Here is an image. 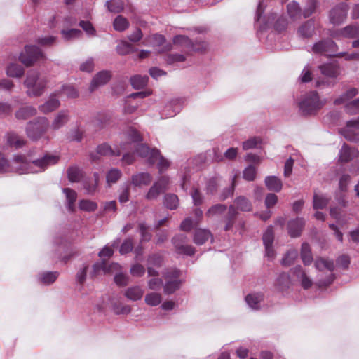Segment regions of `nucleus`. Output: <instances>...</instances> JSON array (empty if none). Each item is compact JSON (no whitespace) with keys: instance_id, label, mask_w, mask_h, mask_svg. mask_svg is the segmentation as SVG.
<instances>
[{"instance_id":"nucleus-11","label":"nucleus","mask_w":359,"mask_h":359,"mask_svg":"<svg viewBox=\"0 0 359 359\" xmlns=\"http://www.w3.org/2000/svg\"><path fill=\"white\" fill-rule=\"evenodd\" d=\"M341 133L348 140L359 142V117L348 121L346 127L341 130Z\"/></svg>"},{"instance_id":"nucleus-27","label":"nucleus","mask_w":359,"mask_h":359,"mask_svg":"<svg viewBox=\"0 0 359 359\" xmlns=\"http://www.w3.org/2000/svg\"><path fill=\"white\" fill-rule=\"evenodd\" d=\"M144 290L140 286H133L126 289L124 292L125 297L131 301H138L142 299Z\"/></svg>"},{"instance_id":"nucleus-33","label":"nucleus","mask_w":359,"mask_h":359,"mask_svg":"<svg viewBox=\"0 0 359 359\" xmlns=\"http://www.w3.org/2000/svg\"><path fill=\"white\" fill-rule=\"evenodd\" d=\"M63 192L65 194L67 201V209L70 212H73L75 208L74 203L77 198V194L75 191L69 188H64Z\"/></svg>"},{"instance_id":"nucleus-43","label":"nucleus","mask_w":359,"mask_h":359,"mask_svg":"<svg viewBox=\"0 0 359 359\" xmlns=\"http://www.w3.org/2000/svg\"><path fill=\"white\" fill-rule=\"evenodd\" d=\"M226 210V206L223 204H216L212 206H211L208 211L206 212L205 215L208 217H212L215 216L221 215L222 213H224Z\"/></svg>"},{"instance_id":"nucleus-4","label":"nucleus","mask_w":359,"mask_h":359,"mask_svg":"<svg viewBox=\"0 0 359 359\" xmlns=\"http://www.w3.org/2000/svg\"><path fill=\"white\" fill-rule=\"evenodd\" d=\"M24 84L27 88V94L29 97H38L43 94L46 86V80L40 76L37 72L30 71Z\"/></svg>"},{"instance_id":"nucleus-40","label":"nucleus","mask_w":359,"mask_h":359,"mask_svg":"<svg viewBox=\"0 0 359 359\" xmlns=\"http://www.w3.org/2000/svg\"><path fill=\"white\" fill-rule=\"evenodd\" d=\"M144 301L147 305L156 306L161 302L162 297L160 293L152 292L145 295Z\"/></svg>"},{"instance_id":"nucleus-58","label":"nucleus","mask_w":359,"mask_h":359,"mask_svg":"<svg viewBox=\"0 0 359 359\" xmlns=\"http://www.w3.org/2000/svg\"><path fill=\"white\" fill-rule=\"evenodd\" d=\"M60 93L63 94L68 98H76L79 96L78 91L72 86H62Z\"/></svg>"},{"instance_id":"nucleus-26","label":"nucleus","mask_w":359,"mask_h":359,"mask_svg":"<svg viewBox=\"0 0 359 359\" xmlns=\"http://www.w3.org/2000/svg\"><path fill=\"white\" fill-rule=\"evenodd\" d=\"M316 29V23L313 20H309L298 29L299 34L304 38L311 37Z\"/></svg>"},{"instance_id":"nucleus-41","label":"nucleus","mask_w":359,"mask_h":359,"mask_svg":"<svg viewBox=\"0 0 359 359\" xmlns=\"http://www.w3.org/2000/svg\"><path fill=\"white\" fill-rule=\"evenodd\" d=\"M135 152L140 157L146 158L149 163V157L151 156L153 149H150L149 147L144 144H138L135 147Z\"/></svg>"},{"instance_id":"nucleus-62","label":"nucleus","mask_w":359,"mask_h":359,"mask_svg":"<svg viewBox=\"0 0 359 359\" xmlns=\"http://www.w3.org/2000/svg\"><path fill=\"white\" fill-rule=\"evenodd\" d=\"M81 210L88 212H92L97 209V205L95 202L89 200H81L79 203Z\"/></svg>"},{"instance_id":"nucleus-7","label":"nucleus","mask_w":359,"mask_h":359,"mask_svg":"<svg viewBox=\"0 0 359 359\" xmlns=\"http://www.w3.org/2000/svg\"><path fill=\"white\" fill-rule=\"evenodd\" d=\"M169 184V178L168 176H162L156 181L149 188L145 195V198L148 201L156 200L168 188Z\"/></svg>"},{"instance_id":"nucleus-57","label":"nucleus","mask_w":359,"mask_h":359,"mask_svg":"<svg viewBox=\"0 0 359 359\" xmlns=\"http://www.w3.org/2000/svg\"><path fill=\"white\" fill-rule=\"evenodd\" d=\"M345 111L351 115L359 113V98L346 103Z\"/></svg>"},{"instance_id":"nucleus-46","label":"nucleus","mask_w":359,"mask_h":359,"mask_svg":"<svg viewBox=\"0 0 359 359\" xmlns=\"http://www.w3.org/2000/svg\"><path fill=\"white\" fill-rule=\"evenodd\" d=\"M358 91L356 88H353L347 90L344 94H343L339 97L337 98L334 103V104H341L342 103H344L347 100L353 98V97L356 96Z\"/></svg>"},{"instance_id":"nucleus-16","label":"nucleus","mask_w":359,"mask_h":359,"mask_svg":"<svg viewBox=\"0 0 359 359\" xmlns=\"http://www.w3.org/2000/svg\"><path fill=\"white\" fill-rule=\"evenodd\" d=\"M70 119L69 111L67 109H62L58 111L54 116L50 128L53 130H57L65 126Z\"/></svg>"},{"instance_id":"nucleus-34","label":"nucleus","mask_w":359,"mask_h":359,"mask_svg":"<svg viewBox=\"0 0 359 359\" xmlns=\"http://www.w3.org/2000/svg\"><path fill=\"white\" fill-rule=\"evenodd\" d=\"M290 285V276L286 273H282L278 277L276 282V287L280 291H285Z\"/></svg>"},{"instance_id":"nucleus-24","label":"nucleus","mask_w":359,"mask_h":359,"mask_svg":"<svg viewBox=\"0 0 359 359\" xmlns=\"http://www.w3.org/2000/svg\"><path fill=\"white\" fill-rule=\"evenodd\" d=\"M358 151L344 144L339 151V161L341 162H348L358 156Z\"/></svg>"},{"instance_id":"nucleus-37","label":"nucleus","mask_w":359,"mask_h":359,"mask_svg":"<svg viewBox=\"0 0 359 359\" xmlns=\"http://www.w3.org/2000/svg\"><path fill=\"white\" fill-rule=\"evenodd\" d=\"M301 258L305 265H309L313 262L311 248L308 243H303L301 249Z\"/></svg>"},{"instance_id":"nucleus-64","label":"nucleus","mask_w":359,"mask_h":359,"mask_svg":"<svg viewBox=\"0 0 359 359\" xmlns=\"http://www.w3.org/2000/svg\"><path fill=\"white\" fill-rule=\"evenodd\" d=\"M351 180V176L348 174H344L341 176L339 182V189L340 191L346 192L347 191Z\"/></svg>"},{"instance_id":"nucleus-44","label":"nucleus","mask_w":359,"mask_h":359,"mask_svg":"<svg viewBox=\"0 0 359 359\" xmlns=\"http://www.w3.org/2000/svg\"><path fill=\"white\" fill-rule=\"evenodd\" d=\"M313 202L314 209H323L327 206L329 198L325 196L314 193Z\"/></svg>"},{"instance_id":"nucleus-45","label":"nucleus","mask_w":359,"mask_h":359,"mask_svg":"<svg viewBox=\"0 0 359 359\" xmlns=\"http://www.w3.org/2000/svg\"><path fill=\"white\" fill-rule=\"evenodd\" d=\"M59 273L55 272H45L39 276V280L45 285H50L54 283L58 277Z\"/></svg>"},{"instance_id":"nucleus-36","label":"nucleus","mask_w":359,"mask_h":359,"mask_svg":"<svg viewBox=\"0 0 359 359\" xmlns=\"http://www.w3.org/2000/svg\"><path fill=\"white\" fill-rule=\"evenodd\" d=\"M122 176V172L117 168L109 170L106 174V182L109 187L116 183Z\"/></svg>"},{"instance_id":"nucleus-59","label":"nucleus","mask_w":359,"mask_h":359,"mask_svg":"<svg viewBox=\"0 0 359 359\" xmlns=\"http://www.w3.org/2000/svg\"><path fill=\"white\" fill-rule=\"evenodd\" d=\"M317 7V0H308L307 5L304 8L302 14L304 18H306L312 15Z\"/></svg>"},{"instance_id":"nucleus-48","label":"nucleus","mask_w":359,"mask_h":359,"mask_svg":"<svg viewBox=\"0 0 359 359\" xmlns=\"http://www.w3.org/2000/svg\"><path fill=\"white\" fill-rule=\"evenodd\" d=\"M109 11L118 13L123 9V3L121 0H109L106 2Z\"/></svg>"},{"instance_id":"nucleus-52","label":"nucleus","mask_w":359,"mask_h":359,"mask_svg":"<svg viewBox=\"0 0 359 359\" xmlns=\"http://www.w3.org/2000/svg\"><path fill=\"white\" fill-rule=\"evenodd\" d=\"M135 50L133 46L126 41H121L116 47V51L121 55H128Z\"/></svg>"},{"instance_id":"nucleus-61","label":"nucleus","mask_w":359,"mask_h":359,"mask_svg":"<svg viewBox=\"0 0 359 359\" xmlns=\"http://www.w3.org/2000/svg\"><path fill=\"white\" fill-rule=\"evenodd\" d=\"M260 143L261 139L259 137H250V139L243 142V149L244 150L254 149L256 148Z\"/></svg>"},{"instance_id":"nucleus-18","label":"nucleus","mask_w":359,"mask_h":359,"mask_svg":"<svg viewBox=\"0 0 359 359\" xmlns=\"http://www.w3.org/2000/svg\"><path fill=\"white\" fill-rule=\"evenodd\" d=\"M336 37L347 39H355L359 37V25L351 24L337 30L335 33Z\"/></svg>"},{"instance_id":"nucleus-30","label":"nucleus","mask_w":359,"mask_h":359,"mask_svg":"<svg viewBox=\"0 0 359 359\" xmlns=\"http://www.w3.org/2000/svg\"><path fill=\"white\" fill-rule=\"evenodd\" d=\"M241 211L249 212L252 210V205L251 202L245 196H240L235 198L234 205Z\"/></svg>"},{"instance_id":"nucleus-50","label":"nucleus","mask_w":359,"mask_h":359,"mask_svg":"<svg viewBox=\"0 0 359 359\" xmlns=\"http://www.w3.org/2000/svg\"><path fill=\"white\" fill-rule=\"evenodd\" d=\"M298 252L297 250H290L287 254L283 257L281 264L283 266H290L293 262L297 258Z\"/></svg>"},{"instance_id":"nucleus-9","label":"nucleus","mask_w":359,"mask_h":359,"mask_svg":"<svg viewBox=\"0 0 359 359\" xmlns=\"http://www.w3.org/2000/svg\"><path fill=\"white\" fill-rule=\"evenodd\" d=\"M312 50L314 53L336 55L337 45L332 39H327L316 43L312 47Z\"/></svg>"},{"instance_id":"nucleus-39","label":"nucleus","mask_w":359,"mask_h":359,"mask_svg":"<svg viewBox=\"0 0 359 359\" xmlns=\"http://www.w3.org/2000/svg\"><path fill=\"white\" fill-rule=\"evenodd\" d=\"M6 74L8 76L19 78L24 74V69L18 64L11 63L7 67Z\"/></svg>"},{"instance_id":"nucleus-19","label":"nucleus","mask_w":359,"mask_h":359,"mask_svg":"<svg viewBox=\"0 0 359 359\" xmlns=\"http://www.w3.org/2000/svg\"><path fill=\"white\" fill-rule=\"evenodd\" d=\"M305 221L303 218L297 217L290 220L287 224L288 233L292 238L299 237L304 227Z\"/></svg>"},{"instance_id":"nucleus-3","label":"nucleus","mask_w":359,"mask_h":359,"mask_svg":"<svg viewBox=\"0 0 359 359\" xmlns=\"http://www.w3.org/2000/svg\"><path fill=\"white\" fill-rule=\"evenodd\" d=\"M325 104V100H321L316 91H311L304 95L299 102L300 111L304 115L316 113Z\"/></svg>"},{"instance_id":"nucleus-54","label":"nucleus","mask_w":359,"mask_h":359,"mask_svg":"<svg viewBox=\"0 0 359 359\" xmlns=\"http://www.w3.org/2000/svg\"><path fill=\"white\" fill-rule=\"evenodd\" d=\"M97 153L100 156H108V155H121V151H118L117 154H115L111 147L107 144H102L97 147Z\"/></svg>"},{"instance_id":"nucleus-5","label":"nucleus","mask_w":359,"mask_h":359,"mask_svg":"<svg viewBox=\"0 0 359 359\" xmlns=\"http://www.w3.org/2000/svg\"><path fill=\"white\" fill-rule=\"evenodd\" d=\"M315 266L320 271H327L329 272L325 279L318 280V284L319 287H326L334 281L335 278L334 274L333 273L334 264L332 260L324 258L317 259L315 262Z\"/></svg>"},{"instance_id":"nucleus-42","label":"nucleus","mask_w":359,"mask_h":359,"mask_svg":"<svg viewBox=\"0 0 359 359\" xmlns=\"http://www.w3.org/2000/svg\"><path fill=\"white\" fill-rule=\"evenodd\" d=\"M236 216L237 211L235 209V207L233 205H230L226 217V224L224 227L225 231H229L232 228Z\"/></svg>"},{"instance_id":"nucleus-60","label":"nucleus","mask_w":359,"mask_h":359,"mask_svg":"<svg viewBox=\"0 0 359 359\" xmlns=\"http://www.w3.org/2000/svg\"><path fill=\"white\" fill-rule=\"evenodd\" d=\"M93 125L99 128H102L109 124V117L106 114H100L93 120Z\"/></svg>"},{"instance_id":"nucleus-15","label":"nucleus","mask_w":359,"mask_h":359,"mask_svg":"<svg viewBox=\"0 0 359 359\" xmlns=\"http://www.w3.org/2000/svg\"><path fill=\"white\" fill-rule=\"evenodd\" d=\"M149 163L150 165L157 163V168L160 173L163 172L170 166V162L162 156L160 151L156 149H153V153L149 157Z\"/></svg>"},{"instance_id":"nucleus-2","label":"nucleus","mask_w":359,"mask_h":359,"mask_svg":"<svg viewBox=\"0 0 359 359\" xmlns=\"http://www.w3.org/2000/svg\"><path fill=\"white\" fill-rule=\"evenodd\" d=\"M50 128V122L45 116H38L27 122L25 127L27 136L32 140L41 139Z\"/></svg>"},{"instance_id":"nucleus-13","label":"nucleus","mask_w":359,"mask_h":359,"mask_svg":"<svg viewBox=\"0 0 359 359\" xmlns=\"http://www.w3.org/2000/svg\"><path fill=\"white\" fill-rule=\"evenodd\" d=\"M184 104V100L182 98H176L168 102L163 110L162 116L169 118L175 116L182 109Z\"/></svg>"},{"instance_id":"nucleus-6","label":"nucleus","mask_w":359,"mask_h":359,"mask_svg":"<svg viewBox=\"0 0 359 359\" xmlns=\"http://www.w3.org/2000/svg\"><path fill=\"white\" fill-rule=\"evenodd\" d=\"M44 57L42 51L36 46H26L25 51L20 55V60L22 64L29 67L38 60H43Z\"/></svg>"},{"instance_id":"nucleus-35","label":"nucleus","mask_w":359,"mask_h":359,"mask_svg":"<svg viewBox=\"0 0 359 359\" xmlns=\"http://www.w3.org/2000/svg\"><path fill=\"white\" fill-rule=\"evenodd\" d=\"M287 13L290 17L293 20H297L301 18L302 13L299 4L297 1H292L288 4Z\"/></svg>"},{"instance_id":"nucleus-56","label":"nucleus","mask_w":359,"mask_h":359,"mask_svg":"<svg viewBox=\"0 0 359 359\" xmlns=\"http://www.w3.org/2000/svg\"><path fill=\"white\" fill-rule=\"evenodd\" d=\"M130 187L126 184L121 187L119 190L118 201L121 203H125L129 201Z\"/></svg>"},{"instance_id":"nucleus-21","label":"nucleus","mask_w":359,"mask_h":359,"mask_svg":"<svg viewBox=\"0 0 359 359\" xmlns=\"http://www.w3.org/2000/svg\"><path fill=\"white\" fill-rule=\"evenodd\" d=\"M60 105L59 100L57 98L56 94H53L49 97V99L43 104L39 107V111L44 114H48L56 110Z\"/></svg>"},{"instance_id":"nucleus-55","label":"nucleus","mask_w":359,"mask_h":359,"mask_svg":"<svg viewBox=\"0 0 359 359\" xmlns=\"http://www.w3.org/2000/svg\"><path fill=\"white\" fill-rule=\"evenodd\" d=\"M113 311L116 315H127L131 312L132 309L129 305L116 303L113 305Z\"/></svg>"},{"instance_id":"nucleus-47","label":"nucleus","mask_w":359,"mask_h":359,"mask_svg":"<svg viewBox=\"0 0 359 359\" xmlns=\"http://www.w3.org/2000/svg\"><path fill=\"white\" fill-rule=\"evenodd\" d=\"M164 204L170 210L176 209L179 205L177 196L172 194H166L164 197Z\"/></svg>"},{"instance_id":"nucleus-63","label":"nucleus","mask_w":359,"mask_h":359,"mask_svg":"<svg viewBox=\"0 0 359 359\" xmlns=\"http://www.w3.org/2000/svg\"><path fill=\"white\" fill-rule=\"evenodd\" d=\"M274 239V235L272 226H269L264 232L262 240L264 246L272 245Z\"/></svg>"},{"instance_id":"nucleus-49","label":"nucleus","mask_w":359,"mask_h":359,"mask_svg":"<svg viewBox=\"0 0 359 359\" xmlns=\"http://www.w3.org/2000/svg\"><path fill=\"white\" fill-rule=\"evenodd\" d=\"M129 26V22L126 18L122 15H118L114 21V27L116 31L123 32Z\"/></svg>"},{"instance_id":"nucleus-1","label":"nucleus","mask_w":359,"mask_h":359,"mask_svg":"<svg viewBox=\"0 0 359 359\" xmlns=\"http://www.w3.org/2000/svg\"><path fill=\"white\" fill-rule=\"evenodd\" d=\"M58 161V156L50 154H45L39 158H34L31 156L16 155L9 163L4 156L0 153V172L12 170L20 175L37 173L56 164Z\"/></svg>"},{"instance_id":"nucleus-8","label":"nucleus","mask_w":359,"mask_h":359,"mask_svg":"<svg viewBox=\"0 0 359 359\" xmlns=\"http://www.w3.org/2000/svg\"><path fill=\"white\" fill-rule=\"evenodd\" d=\"M188 237L183 233L174 236L172 243L175 248L177 253L180 255H192L195 252L194 248L188 245Z\"/></svg>"},{"instance_id":"nucleus-23","label":"nucleus","mask_w":359,"mask_h":359,"mask_svg":"<svg viewBox=\"0 0 359 359\" xmlns=\"http://www.w3.org/2000/svg\"><path fill=\"white\" fill-rule=\"evenodd\" d=\"M37 114V110L32 106H25L19 108L15 113V116L18 120H27L34 116Z\"/></svg>"},{"instance_id":"nucleus-12","label":"nucleus","mask_w":359,"mask_h":359,"mask_svg":"<svg viewBox=\"0 0 359 359\" xmlns=\"http://www.w3.org/2000/svg\"><path fill=\"white\" fill-rule=\"evenodd\" d=\"M121 266L117 263H107L104 259L102 262H97L93 265V270L90 272V276L94 277L99 274L101 271L104 273H111L114 271H119Z\"/></svg>"},{"instance_id":"nucleus-31","label":"nucleus","mask_w":359,"mask_h":359,"mask_svg":"<svg viewBox=\"0 0 359 359\" xmlns=\"http://www.w3.org/2000/svg\"><path fill=\"white\" fill-rule=\"evenodd\" d=\"M264 182L269 190L279 192L282 189V182L276 176L266 177Z\"/></svg>"},{"instance_id":"nucleus-38","label":"nucleus","mask_w":359,"mask_h":359,"mask_svg":"<svg viewBox=\"0 0 359 359\" xmlns=\"http://www.w3.org/2000/svg\"><path fill=\"white\" fill-rule=\"evenodd\" d=\"M147 76L135 75L130 78V83L135 89H142L144 88L148 82Z\"/></svg>"},{"instance_id":"nucleus-10","label":"nucleus","mask_w":359,"mask_h":359,"mask_svg":"<svg viewBox=\"0 0 359 359\" xmlns=\"http://www.w3.org/2000/svg\"><path fill=\"white\" fill-rule=\"evenodd\" d=\"M348 6L346 3H340L330 11V20L334 25L341 24L347 17Z\"/></svg>"},{"instance_id":"nucleus-25","label":"nucleus","mask_w":359,"mask_h":359,"mask_svg":"<svg viewBox=\"0 0 359 359\" xmlns=\"http://www.w3.org/2000/svg\"><path fill=\"white\" fill-rule=\"evenodd\" d=\"M173 43L175 45L181 46L186 52L196 50L193 42L186 36L177 35L174 37Z\"/></svg>"},{"instance_id":"nucleus-20","label":"nucleus","mask_w":359,"mask_h":359,"mask_svg":"<svg viewBox=\"0 0 359 359\" xmlns=\"http://www.w3.org/2000/svg\"><path fill=\"white\" fill-rule=\"evenodd\" d=\"M111 74L109 72L101 71L95 75L90 83L89 90L90 92L95 91L97 88L106 84L110 79Z\"/></svg>"},{"instance_id":"nucleus-17","label":"nucleus","mask_w":359,"mask_h":359,"mask_svg":"<svg viewBox=\"0 0 359 359\" xmlns=\"http://www.w3.org/2000/svg\"><path fill=\"white\" fill-rule=\"evenodd\" d=\"M152 181V176L147 172H140L133 174L130 177V184L134 187H142L148 186Z\"/></svg>"},{"instance_id":"nucleus-32","label":"nucleus","mask_w":359,"mask_h":359,"mask_svg":"<svg viewBox=\"0 0 359 359\" xmlns=\"http://www.w3.org/2000/svg\"><path fill=\"white\" fill-rule=\"evenodd\" d=\"M322 74L327 77L336 78L339 74V68L336 64H326L320 66Z\"/></svg>"},{"instance_id":"nucleus-22","label":"nucleus","mask_w":359,"mask_h":359,"mask_svg":"<svg viewBox=\"0 0 359 359\" xmlns=\"http://www.w3.org/2000/svg\"><path fill=\"white\" fill-rule=\"evenodd\" d=\"M5 139L7 145L11 147H15V149L22 147L26 143V141L23 137L14 132L8 133L5 136Z\"/></svg>"},{"instance_id":"nucleus-51","label":"nucleus","mask_w":359,"mask_h":359,"mask_svg":"<svg viewBox=\"0 0 359 359\" xmlns=\"http://www.w3.org/2000/svg\"><path fill=\"white\" fill-rule=\"evenodd\" d=\"M68 179L72 182H79L82 176V172L79 168L72 166L67 170Z\"/></svg>"},{"instance_id":"nucleus-29","label":"nucleus","mask_w":359,"mask_h":359,"mask_svg":"<svg viewBox=\"0 0 359 359\" xmlns=\"http://www.w3.org/2000/svg\"><path fill=\"white\" fill-rule=\"evenodd\" d=\"M262 300L263 294L262 293H251L245 297L246 303L254 310H257L260 308V303Z\"/></svg>"},{"instance_id":"nucleus-28","label":"nucleus","mask_w":359,"mask_h":359,"mask_svg":"<svg viewBox=\"0 0 359 359\" xmlns=\"http://www.w3.org/2000/svg\"><path fill=\"white\" fill-rule=\"evenodd\" d=\"M211 237L212 234L209 230L198 229L195 231L193 240L196 245H203Z\"/></svg>"},{"instance_id":"nucleus-14","label":"nucleus","mask_w":359,"mask_h":359,"mask_svg":"<svg viewBox=\"0 0 359 359\" xmlns=\"http://www.w3.org/2000/svg\"><path fill=\"white\" fill-rule=\"evenodd\" d=\"M180 276V271L178 270H172L170 273L165 276V278H171L167 280L164 285V293L166 294H170L177 290L181 285V282L177 280Z\"/></svg>"},{"instance_id":"nucleus-53","label":"nucleus","mask_w":359,"mask_h":359,"mask_svg":"<svg viewBox=\"0 0 359 359\" xmlns=\"http://www.w3.org/2000/svg\"><path fill=\"white\" fill-rule=\"evenodd\" d=\"M61 34L64 39L66 41H70L74 39L79 38L82 35L81 31L77 29L62 30Z\"/></svg>"}]
</instances>
